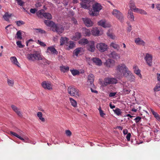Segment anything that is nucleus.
Returning <instances> with one entry per match:
<instances>
[{"label": "nucleus", "mask_w": 160, "mask_h": 160, "mask_svg": "<svg viewBox=\"0 0 160 160\" xmlns=\"http://www.w3.org/2000/svg\"><path fill=\"white\" fill-rule=\"evenodd\" d=\"M44 22L47 26L51 27L52 31L56 32L60 34L62 33L64 31V28L60 24H55L53 22L48 20H44Z\"/></svg>", "instance_id": "f257e3e1"}, {"label": "nucleus", "mask_w": 160, "mask_h": 160, "mask_svg": "<svg viewBox=\"0 0 160 160\" xmlns=\"http://www.w3.org/2000/svg\"><path fill=\"white\" fill-rule=\"evenodd\" d=\"M102 8V7L101 4L97 2H95L92 4V8L89 11V13L91 16H96L99 14L100 11Z\"/></svg>", "instance_id": "f03ea898"}, {"label": "nucleus", "mask_w": 160, "mask_h": 160, "mask_svg": "<svg viewBox=\"0 0 160 160\" xmlns=\"http://www.w3.org/2000/svg\"><path fill=\"white\" fill-rule=\"evenodd\" d=\"M68 93L72 96L77 97H79L80 95L79 90L73 86H70L68 87Z\"/></svg>", "instance_id": "7ed1b4c3"}, {"label": "nucleus", "mask_w": 160, "mask_h": 160, "mask_svg": "<svg viewBox=\"0 0 160 160\" xmlns=\"http://www.w3.org/2000/svg\"><path fill=\"white\" fill-rule=\"evenodd\" d=\"M118 80L114 78L107 77L104 79L103 84L105 86L109 84H114L117 83Z\"/></svg>", "instance_id": "20e7f679"}, {"label": "nucleus", "mask_w": 160, "mask_h": 160, "mask_svg": "<svg viewBox=\"0 0 160 160\" xmlns=\"http://www.w3.org/2000/svg\"><path fill=\"white\" fill-rule=\"evenodd\" d=\"M127 67L125 64L122 63L118 65L116 69V72L118 75H121L122 72L127 69Z\"/></svg>", "instance_id": "39448f33"}, {"label": "nucleus", "mask_w": 160, "mask_h": 160, "mask_svg": "<svg viewBox=\"0 0 160 160\" xmlns=\"http://www.w3.org/2000/svg\"><path fill=\"white\" fill-rule=\"evenodd\" d=\"M112 15L121 22L123 20V16L122 13L117 9H114L112 12Z\"/></svg>", "instance_id": "423d86ee"}, {"label": "nucleus", "mask_w": 160, "mask_h": 160, "mask_svg": "<svg viewBox=\"0 0 160 160\" xmlns=\"http://www.w3.org/2000/svg\"><path fill=\"white\" fill-rule=\"evenodd\" d=\"M94 42L93 41H89V42L86 46L87 50L90 52H93L95 50Z\"/></svg>", "instance_id": "0eeeda50"}, {"label": "nucleus", "mask_w": 160, "mask_h": 160, "mask_svg": "<svg viewBox=\"0 0 160 160\" xmlns=\"http://www.w3.org/2000/svg\"><path fill=\"white\" fill-rule=\"evenodd\" d=\"M115 61L112 59H109L107 60L104 63V65L108 68H112L115 65Z\"/></svg>", "instance_id": "6e6552de"}, {"label": "nucleus", "mask_w": 160, "mask_h": 160, "mask_svg": "<svg viewBox=\"0 0 160 160\" xmlns=\"http://www.w3.org/2000/svg\"><path fill=\"white\" fill-rule=\"evenodd\" d=\"M97 48L101 52H104L107 50L108 46L104 43H100L97 44Z\"/></svg>", "instance_id": "1a4fd4ad"}, {"label": "nucleus", "mask_w": 160, "mask_h": 160, "mask_svg": "<svg viewBox=\"0 0 160 160\" xmlns=\"http://www.w3.org/2000/svg\"><path fill=\"white\" fill-rule=\"evenodd\" d=\"M152 56L148 53L146 54L144 58L147 64L150 67L151 66L152 64Z\"/></svg>", "instance_id": "9d476101"}, {"label": "nucleus", "mask_w": 160, "mask_h": 160, "mask_svg": "<svg viewBox=\"0 0 160 160\" xmlns=\"http://www.w3.org/2000/svg\"><path fill=\"white\" fill-rule=\"evenodd\" d=\"M10 134L16 137L25 142L29 143V140L27 137H25L24 138H23L18 134H17L16 132L12 131H10Z\"/></svg>", "instance_id": "9b49d317"}, {"label": "nucleus", "mask_w": 160, "mask_h": 160, "mask_svg": "<svg viewBox=\"0 0 160 160\" xmlns=\"http://www.w3.org/2000/svg\"><path fill=\"white\" fill-rule=\"evenodd\" d=\"M42 86L45 89L49 90L52 89V86L50 83L48 81H44L41 84Z\"/></svg>", "instance_id": "f8f14e48"}, {"label": "nucleus", "mask_w": 160, "mask_h": 160, "mask_svg": "<svg viewBox=\"0 0 160 160\" xmlns=\"http://www.w3.org/2000/svg\"><path fill=\"white\" fill-rule=\"evenodd\" d=\"M82 20L84 24L88 27L92 26L93 23L90 19L87 18H82Z\"/></svg>", "instance_id": "ddd939ff"}, {"label": "nucleus", "mask_w": 160, "mask_h": 160, "mask_svg": "<svg viewBox=\"0 0 160 160\" xmlns=\"http://www.w3.org/2000/svg\"><path fill=\"white\" fill-rule=\"evenodd\" d=\"M11 107L13 110L17 114V115L20 117H22V112L20 110V109H19L16 106L12 105H11Z\"/></svg>", "instance_id": "4468645a"}, {"label": "nucleus", "mask_w": 160, "mask_h": 160, "mask_svg": "<svg viewBox=\"0 0 160 160\" xmlns=\"http://www.w3.org/2000/svg\"><path fill=\"white\" fill-rule=\"evenodd\" d=\"M128 19L131 22H133L134 20V16L132 11L131 9L128 10V15L127 16Z\"/></svg>", "instance_id": "2eb2a0df"}, {"label": "nucleus", "mask_w": 160, "mask_h": 160, "mask_svg": "<svg viewBox=\"0 0 160 160\" xmlns=\"http://www.w3.org/2000/svg\"><path fill=\"white\" fill-rule=\"evenodd\" d=\"M109 56L112 58L117 60L120 58V55L115 51L112 52L109 54Z\"/></svg>", "instance_id": "dca6fc26"}, {"label": "nucleus", "mask_w": 160, "mask_h": 160, "mask_svg": "<svg viewBox=\"0 0 160 160\" xmlns=\"http://www.w3.org/2000/svg\"><path fill=\"white\" fill-rule=\"evenodd\" d=\"M91 60L96 65L98 66H101L102 64L101 60L98 58H93L91 59Z\"/></svg>", "instance_id": "f3484780"}, {"label": "nucleus", "mask_w": 160, "mask_h": 160, "mask_svg": "<svg viewBox=\"0 0 160 160\" xmlns=\"http://www.w3.org/2000/svg\"><path fill=\"white\" fill-rule=\"evenodd\" d=\"M133 11L136 13L140 14L142 15H147V12L144 10L142 9L136 8L134 9Z\"/></svg>", "instance_id": "a211bd4d"}, {"label": "nucleus", "mask_w": 160, "mask_h": 160, "mask_svg": "<svg viewBox=\"0 0 160 160\" xmlns=\"http://www.w3.org/2000/svg\"><path fill=\"white\" fill-rule=\"evenodd\" d=\"M94 80V76L92 74H90L88 76V83H90V85L92 87L93 85V82Z\"/></svg>", "instance_id": "6ab92c4d"}, {"label": "nucleus", "mask_w": 160, "mask_h": 160, "mask_svg": "<svg viewBox=\"0 0 160 160\" xmlns=\"http://www.w3.org/2000/svg\"><path fill=\"white\" fill-rule=\"evenodd\" d=\"M135 42L137 45H142L143 46L145 45V42L140 38H136L135 40Z\"/></svg>", "instance_id": "aec40b11"}, {"label": "nucleus", "mask_w": 160, "mask_h": 160, "mask_svg": "<svg viewBox=\"0 0 160 160\" xmlns=\"http://www.w3.org/2000/svg\"><path fill=\"white\" fill-rule=\"evenodd\" d=\"M10 60L12 64L18 66L19 67H20L19 65V64L16 57L14 56L11 57L10 58Z\"/></svg>", "instance_id": "412c9836"}, {"label": "nucleus", "mask_w": 160, "mask_h": 160, "mask_svg": "<svg viewBox=\"0 0 160 160\" xmlns=\"http://www.w3.org/2000/svg\"><path fill=\"white\" fill-rule=\"evenodd\" d=\"M26 58L29 61H35V52L33 53H30L27 54L26 55Z\"/></svg>", "instance_id": "4be33fe9"}, {"label": "nucleus", "mask_w": 160, "mask_h": 160, "mask_svg": "<svg viewBox=\"0 0 160 160\" xmlns=\"http://www.w3.org/2000/svg\"><path fill=\"white\" fill-rule=\"evenodd\" d=\"M99 25L101 26L103 28L110 27V25H106V21L105 20H101L98 22Z\"/></svg>", "instance_id": "5701e85b"}, {"label": "nucleus", "mask_w": 160, "mask_h": 160, "mask_svg": "<svg viewBox=\"0 0 160 160\" xmlns=\"http://www.w3.org/2000/svg\"><path fill=\"white\" fill-rule=\"evenodd\" d=\"M68 38L66 37H62L60 40V45H62L65 44H67L68 43Z\"/></svg>", "instance_id": "b1692460"}, {"label": "nucleus", "mask_w": 160, "mask_h": 160, "mask_svg": "<svg viewBox=\"0 0 160 160\" xmlns=\"http://www.w3.org/2000/svg\"><path fill=\"white\" fill-rule=\"evenodd\" d=\"M82 33L85 36H89L91 33L90 30L86 28H83L82 29Z\"/></svg>", "instance_id": "393cba45"}, {"label": "nucleus", "mask_w": 160, "mask_h": 160, "mask_svg": "<svg viewBox=\"0 0 160 160\" xmlns=\"http://www.w3.org/2000/svg\"><path fill=\"white\" fill-rule=\"evenodd\" d=\"M83 51V48H79L75 49L73 52L74 54L77 56L78 54H80Z\"/></svg>", "instance_id": "a878e982"}, {"label": "nucleus", "mask_w": 160, "mask_h": 160, "mask_svg": "<svg viewBox=\"0 0 160 160\" xmlns=\"http://www.w3.org/2000/svg\"><path fill=\"white\" fill-rule=\"evenodd\" d=\"M92 34L95 36H98L99 34V30L97 28H93L91 30Z\"/></svg>", "instance_id": "bb28decb"}, {"label": "nucleus", "mask_w": 160, "mask_h": 160, "mask_svg": "<svg viewBox=\"0 0 160 160\" xmlns=\"http://www.w3.org/2000/svg\"><path fill=\"white\" fill-rule=\"evenodd\" d=\"M69 99L71 105L75 108L77 106V103L76 101L71 98H69Z\"/></svg>", "instance_id": "cd10ccee"}, {"label": "nucleus", "mask_w": 160, "mask_h": 160, "mask_svg": "<svg viewBox=\"0 0 160 160\" xmlns=\"http://www.w3.org/2000/svg\"><path fill=\"white\" fill-rule=\"evenodd\" d=\"M81 35L80 33L77 32L75 33V35L73 37L72 39L75 41H77L81 37Z\"/></svg>", "instance_id": "c85d7f7f"}, {"label": "nucleus", "mask_w": 160, "mask_h": 160, "mask_svg": "<svg viewBox=\"0 0 160 160\" xmlns=\"http://www.w3.org/2000/svg\"><path fill=\"white\" fill-rule=\"evenodd\" d=\"M79 43L83 45H87L88 43L89 42V41L87 39L83 38L81 39L79 41Z\"/></svg>", "instance_id": "c756f323"}, {"label": "nucleus", "mask_w": 160, "mask_h": 160, "mask_svg": "<svg viewBox=\"0 0 160 160\" xmlns=\"http://www.w3.org/2000/svg\"><path fill=\"white\" fill-rule=\"evenodd\" d=\"M35 60H39L43 59L41 54L37 52H35Z\"/></svg>", "instance_id": "7c9ffc66"}, {"label": "nucleus", "mask_w": 160, "mask_h": 160, "mask_svg": "<svg viewBox=\"0 0 160 160\" xmlns=\"http://www.w3.org/2000/svg\"><path fill=\"white\" fill-rule=\"evenodd\" d=\"M12 15L11 14H9L8 12H7L5 13L3 16V18L5 21H8L9 18L12 16Z\"/></svg>", "instance_id": "2f4dec72"}, {"label": "nucleus", "mask_w": 160, "mask_h": 160, "mask_svg": "<svg viewBox=\"0 0 160 160\" xmlns=\"http://www.w3.org/2000/svg\"><path fill=\"white\" fill-rule=\"evenodd\" d=\"M60 68L61 71L64 72L68 71L69 69V67L67 66H60Z\"/></svg>", "instance_id": "473e14b6"}, {"label": "nucleus", "mask_w": 160, "mask_h": 160, "mask_svg": "<svg viewBox=\"0 0 160 160\" xmlns=\"http://www.w3.org/2000/svg\"><path fill=\"white\" fill-rule=\"evenodd\" d=\"M43 17L46 18L48 19H52V16L50 13L49 12H45L42 14Z\"/></svg>", "instance_id": "72a5a7b5"}, {"label": "nucleus", "mask_w": 160, "mask_h": 160, "mask_svg": "<svg viewBox=\"0 0 160 160\" xmlns=\"http://www.w3.org/2000/svg\"><path fill=\"white\" fill-rule=\"evenodd\" d=\"M123 76L127 78L131 74V72L129 71L128 68L122 72Z\"/></svg>", "instance_id": "f704fd0d"}, {"label": "nucleus", "mask_w": 160, "mask_h": 160, "mask_svg": "<svg viewBox=\"0 0 160 160\" xmlns=\"http://www.w3.org/2000/svg\"><path fill=\"white\" fill-rule=\"evenodd\" d=\"M129 7L131 10H134V9L136 8L135 4L133 1H130L129 2Z\"/></svg>", "instance_id": "c9c22d12"}, {"label": "nucleus", "mask_w": 160, "mask_h": 160, "mask_svg": "<svg viewBox=\"0 0 160 160\" xmlns=\"http://www.w3.org/2000/svg\"><path fill=\"white\" fill-rule=\"evenodd\" d=\"M47 50H50L51 52L53 54H57L58 53V52L55 48L52 46H51L48 48Z\"/></svg>", "instance_id": "e433bc0d"}, {"label": "nucleus", "mask_w": 160, "mask_h": 160, "mask_svg": "<svg viewBox=\"0 0 160 160\" xmlns=\"http://www.w3.org/2000/svg\"><path fill=\"white\" fill-rule=\"evenodd\" d=\"M69 45L68 47V49H70L73 48L75 46V44L74 42L72 41H68V43Z\"/></svg>", "instance_id": "4c0bfd02"}, {"label": "nucleus", "mask_w": 160, "mask_h": 160, "mask_svg": "<svg viewBox=\"0 0 160 160\" xmlns=\"http://www.w3.org/2000/svg\"><path fill=\"white\" fill-rule=\"evenodd\" d=\"M114 112L118 116H120L121 115L122 112L120 109L116 108L115 109H113Z\"/></svg>", "instance_id": "58836bf2"}, {"label": "nucleus", "mask_w": 160, "mask_h": 160, "mask_svg": "<svg viewBox=\"0 0 160 160\" xmlns=\"http://www.w3.org/2000/svg\"><path fill=\"white\" fill-rule=\"evenodd\" d=\"M110 46L118 50L120 48V47L118 44L114 42H112L110 44Z\"/></svg>", "instance_id": "ea45409f"}, {"label": "nucleus", "mask_w": 160, "mask_h": 160, "mask_svg": "<svg viewBox=\"0 0 160 160\" xmlns=\"http://www.w3.org/2000/svg\"><path fill=\"white\" fill-rule=\"evenodd\" d=\"M15 38H17L19 40H21L22 39V33L20 30H19L17 32Z\"/></svg>", "instance_id": "a19ab883"}, {"label": "nucleus", "mask_w": 160, "mask_h": 160, "mask_svg": "<svg viewBox=\"0 0 160 160\" xmlns=\"http://www.w3.org/2000/svg\"><path fill=\"white\" fill-rule=\"evenodd\" d=\"M127 78L128 80L131 82H133L135 80V77L132 73Z\"/></svg>", "instance_id": "79ce46f5"}, {"label": "nucleus", "mask_w": 160, "mask_h": 160, "mask_svg": "<svg viewBox=\"0 0 160 160\" xmlns=\"http://www.w3.org/2000/svg\"><path fill=\"white\" fill-rule=\"evenodd\" d=\"M8 85L11 87H13L14 85V81L13 79H7Z\"/></svg>", "instance_id": "37998d69"}, {"label": "nucleus", "mask_w": 160, "mask_h": 160, "mask_svg": "<svg viewBox=\"0 0 160 160\" xmlns=\"http://www.w3.org/2000/svg\"><path fill=\"white\" fill-rule=\"evenodd\" d=\"M155 92H158L160 91V82L157 83L154 88Z\"/></svg>", "instance_id": "c03bdc74"}, {"label": "nucleus", "mask_w": 160, "mask_h": 160, "mask_svg": "<svg viewBox=\"0 0 160 160\" xmlns=\"http://www.w3.org/2000/svg\"><path fill=\"white\" fill-rule=\"evenodd\" d=\"M70 71H71L72 74L73 76H75L79 74V71L77 70L71 69Z\"/></svg>", "instance_id": "a18cd8bd"}, {"label": "nucleus", "mask_w": 160, "mask_h": 160, "mask_svg": "<svg viewBox=\"0 0 160 160\" xmlns=\"http://www.w3.org/2000/svg\"><path fill=\"white\" fill-rule=\"evenodd\" d=\"M151 110L153 115L157 119H159V115L157 113L154 112L152 109H151Z\"/></svg>", "instance_id": "49530a36"}, {"label": "nucleus", "mask_w": 160, "mask_h": 160, "mask_svg": "<svg viewBox=\"0 0 160 160\" xmlns=\"http://www.w3.org/2000/svg\"><path fill=\"white\" fill-rule=\"evenodd\" d=\"M100 115L102 117H104L105 114L103 112V111L102 110L101 107H99L98 109Z\"/></svg>", "instance_id": "de8ad7c7"}, {"label": "nucleus", "mask_w": 160, "mask_h": 160, "mask_svg": "<svg viewBox=\"0 0 160 160\" xmlns=\"http://www.w3.org/2000/svg\"><path fill=\"white\" fill-rule=\"evenodd\" d=\"M134 72L138 76H141V74H140V70L138 69H137V67H135L134 68Z\"/></svg>", "instance_id": "09e8293b"}, {"label": "nucleus", "mask_w": 160, "mask_h": 160, "mask_svg": "<svg viewBox=\"0 0 160 160\" xmlns=\"http://www.w3.org/2000/svg\"><path fill=\"white\" fill-rule=\"evenodd\" d=\"M17 45L19 47V48H23L24 47V45H23L21 43V42L20 41H17L16 42Z\"/></svg>", "instance_id": "8fccbe9b"}, {"label": "nucleus", "mask_w": 160, "mask_h": 160, "mask_svg": "<svg viewBox=\"0 0 160 160\" xmlns=\"http://www.w3.org/2000/svg\"><path fill=\"white\" fill-rule=\"evenodd\" d=\"M35 29L37 32H39L42 34L46 33V32L45 31L40 28H36Z\"/></svg>", "instance_id": "3c124183"}, {"label": "nucleus", "mask_w": 160, "mask_h": 160, "mask_svg": "<svg viewBox=\"0 0 160 160\" xmlns=\"http://www.w3.org/2000/svg\"><path fill=\"white\" fill-rule=\"evenodd\" d=\"M15 22L16 23V24L18 26H20L21 25H23L25 24V22L22 21H16Z\"/></svg>", "instance_id": "603ef678"}, {"label": "nucleus", "mask_w": 160, "mask_h": 160, "mask_svg": "<svg viewBox=\"0 0 160 160\" xmlns=\"http://www.w3.org/2000/svg\"><path fill=\"white\" fill-rule=\"evenodd\" d=\"M65 133L66 134V135L68 137H70L72 134L71 131L69 130L65 131Z\"/></svg>", "instance_id": "864d4df0"}, {"label": "nucleus", "mask_w": 160, "mask_h": 160, "mask_svg": "<svg viewBox=\"0 0 160 160\" xmlns=\"http://www.w3.org/2000/svg\"><path fill=\"white\" fill-rule=\"evenodd\" d=\"M141 119V118L140 117L138 116L134 119V120L137 123L139 122Z\"/></svg>", "instance_id": "5fc2aeb1"}, {"label": "nucleus", "mask_w": 160, "mask_h": 160, "mask_svg": "<svg viewBox=\"0 0 160 160\" xmlns=\"http://www.w3.org/2000/svg\"><path fill=\"white\" fill-rule=\"evenodd\" d=\"M123 91L124 94H128L130 92L131 90L129 89H124Z\"/></svg>", "instance_id": "6e6d98bb"}, {"label": "nucleus", "mask_w": 160, "mask_h": 160, "mask_svg": "<svg viewBox=\"0 0 160 160\" xmlns=\"http://www.w3.org/2000/svg\"><path fill=\"white\" fill-rule=\"evenodd\" d=\"M107 35L109 37L111 38L114 39L115 38V36H114L112 33H109V31L107 32Z\"/></svg>", "instance_id": "4d7b16f0"}, {"label": "nucleus", "mask_w": 160, "mask_h": 160, "mask_svg": "<svg viewBox=\"0 0 160 160\" xmlns=\"http://www.w3.org/2000/svg\"><path fill=\"white\" fill-rule=\"evenodd\" d=\"M38 43L42 46L45 47L46 46V45L43 42H42L39 40H38Z\"/></svg>", "instance_id": "13d9d810"}, {"label": "nucleus", "mask_w": 160, "mask_h": 160, "mask_svg": "<svg viewBox=\"0 0 160 160\" xmlns=\"http://www.w3.org/2000/svg\"><path fill=\"white\" fill-rule=\"evenodd\" d=\"M18 2V3L19 5L20 6H22L23 4V2L21 0H16Z\"/></svg>", "instance_id": "bf43d9fd"}, {"label": "nucleus", "mask_w": 160, "mask_h": 160, "mask_svg": "<svg viewBox=\"0 0 160 160\" xmlns=\"http://www.w3.org/2000/svg\"><path fill=\"white\" fill-rule=\"evenodd\" d=\"M131 136V134L130 133H128L127 134V135L126 136V138L127 139V141H129L130 139V137Z\"/></svg>", "instance_id": "052dcab7"}, {"label": "nucleus", "mask_w": 160, "mask_h": 160, "mask_svg": "<svg viewBox=\"0 0 160 160\" xmlns=\"http://www.w3.org/2000/svg\"><path fill=\"white\" fill-rule=\"evenodd\" d=\"M116 94V93L115 92H110L109 94V96L110 97H113Z\"/></svg>", "instance_id": "680f3d73"}, {"label": "nucleus", "mask_w": 160, "mask_h": 160, "mask_svg": "<svg viewBox=\"0 0 160 160\" xmlns=\"http://www.w3.org/2000/svg\"><path fill=\"white\" fill-rule=\"evenodd\" d=\"M72 20L73 22V23H74L75 24H78L77 21L76 19L74 18H72Z\"/></svg>", "instance_id": "e2e57ef3"}, {"label": "nucleus", "mask_w": 160, "mask_h": 160, "mask_svg": "<svg viewBox=\"0 0 160 160\" xmlns=\"http://www.w3.org/2000/svg\"><path fill=\"white\" fill-rule=\"evenodd\" d=\"M42 6V4L40 2H38L35 4V6L37 8H38L41 7Z\"/></svg>", "instance_id": "0e129e2a"}, {"label": "nucleus", "mask_w": 160, "mask_h": 160, "mask_svg": "<svg viewBox=\"0 0 160 160\" xmlns=\"http://www.w3.org/2000/svg\"><path fill=\"white\" fill-rule=\"evenodd\" d=\"M37 115L38 117V118H40V117H42V112H38L37 114Z\"/></svg>", "instance_id": "69168bd1"}, {"label": "nucleus", "mask_w": 160, "mask_h": 160, "mask_svg": "<svg viewBox=\"0 0 160 160\" xmlns=\"http://www.w3.org/2000/svg\"><path fill=\"white\" fill-rule=\"evenodd\" d=\"M36 11V9H31L30 10V12L31 13H34Z\"/></svg>", "instance_id": "338daca9"}, {"label": "nucleus", "mask_w": 160, "mask_h": 160, "mask_svg": "<svg viewBox=\"0 0 160 160\" xmlns=\"http://www.w3.org/2000/svg\"><path fill=\"white\" fill-rule=\"evenodd\" d=\"M156 8L160 12V4H158L156 5Z\"/></svg>", "instance_id": "774afa93"}]
</instances>
